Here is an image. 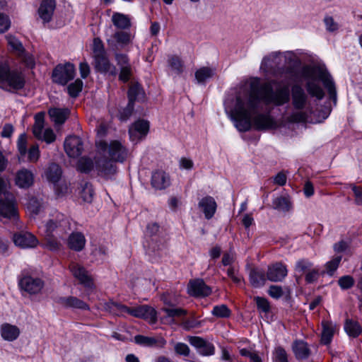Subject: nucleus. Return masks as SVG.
Returning a JSON list of instances; mask_svg holds the SVG:
<instances>
[{
    "label": "nucleus",
    "mask_w": 362,
    "mask_h": 362,
    "mask_svg": "<svg viewBox=\"0 0 362 362\" xmlns=\"http://www.w3.org/2000/svg\"><path fill=\"white\" fill-rule=\"evenodd\" d=\"M262 107L261 104L259 108L250 118V128L253 126L255 129L259 131L269 129L275 126V122L269 115L259 113Z\"/></svg>",
    "instance_id": "1a4fd4ad"
},
{
    "label": "nucleus",
    "mask_w": 362,
    "mask_h": 362,
    "mask_svg": "<svg viewBox=\"0 0 362 362\" xmlns=\"http://www.w3.org/2000/svg\"><path fill=\"white\" fill-rule=\"evenodd\" d=\"M69 269L73 276L79 281V284L88 289L93 288V279L88 272L83 266L71 263L69 265Z\"/></svg>",
    "instance_id": "9b49d317"
},
{
    "label": "nucleus",
    "mask_w": 362,
    "mask_h": 362,
    "mask_svg": "<svg viewBox=\"0 0 362 362\" xmlns=\"http://www.w3.org/2000/svg\"><path fill=\"white\" fill-rule=\"evenodd\" d=\"M113 162L107 156L96 160L95 168L99 175L107 178L114 175L117 171V167Z\"/></svg>",
    "instance_id": "aec40b11"
},
{
    "label": "nucleus",
    "mask_w": 362,
    "mask_h": 362,
    "mask_svg": "<svg viewBox=\"0 0 362 362\" xmlns=\"http://www.w3.org/2000/svg\"><path fill=\"white\" fill-rule=\"evenodd\" d=\"M77 168L81 173H89L93 168V162L90 158L82 157L78 162Z\"/></svg>",
    "instance_id": "8fccbe9b"
},
{
    "label": "nucleus",
    "mask_w": 362,
    "mask_h": 362,
    "mask_svg": "<svg viewBox=\"0 0 362 362\" xmlns=\"http://www.w3.org/2000/svg\"><path fill=\"white\" fill-rule=\"evenodd\" d=\"M273 83H261L259 78H252L239 88L235 100H225V111L238 131L250 129V116L259 108L261 102L282 105L289 101L288 88L283 86L274 90Z\"/></svg>",
    "instance_id": "f257e3e1"
},
{
    "label": "nucleus",
    "mask_w": 362,
    "mask_h": 362,
    "mask_svg": "<svg viewBox=\"0 0 362 362\" xmlns=\"http://www.w3.org/2000/svg\"><path fill=\"white\" fill-rule=\"evenodd\" d=\"M288 270L286 267L281 262L275 263L268 267L267 279L270 281H282L287 276Z\"/></svg>",
    "instance_id": "a211bd4d"
},
{
    "label": "nucleus",
    "mask_w": 362,
    "mask_h": 362,
    "mask_svg": "<svg viewBox=\"0 0 362 362\" xmlns=\"http://www.w3.org/2000/svg\"><path fill=\"white\" fill-rule=\"evenodd\" d=\"M86 243L84 235L81 233H72L68 240L69 246L76 251H81L83 249Z\"/></svg>",
    "instance_id": "f704fd0d"
},
{
    "label": "nucleus",
    "mask_w": 362,
    "mask_h": 362,
    "mask_svg": "<svg viewBox=\"0 0 362 362\" xmlns=\"http://www.w3.org/2000/svg\"><path fill=\"white\" fill-rule=\"evenodd\" d=\"M57 302L66 308L84 310H88L90 309L89 305L86 303L74 296L59 297Z\"/></svg>",
    "instance_id": "412c9836"
},
{
    "label": "nucleus",
    "mask_w": 362,
    "mask_h": 362,
    "mask_svg": "<svg viewBox=\"0 0 362 362\" xmlns=\"http://www.w3.org/2000/svg\"><path fill=\"white\" fill-rule=\"evenodd\" d=\"M6 37L8 45L11 47L12 50L16 53L17 57L19 54H22L23 52L25 50L21 42L16 37L12 35H7Z\"/></svg>",
    "instance_id": "c03bdc74"
},
{
    "label": "nucleus",
    "mask_w": 362,
    "mask_h": 362,
    "mask_svg": "<svg viewBox=\"0 0 362 362\" xmlns=\"http://www.w3.org/2000/svg\"><path fill=\"white\" fill-rule=\"evenodd\" d=\"M113 162L107 156L96 160L95 168L99 175L107 178L114 175L117 171V167Z\"/></svg>",
    "instance_id": "6ab92c4d"
},
{
    "label": "nucleus",
    "mask_w": 362,
    "mask_h": 362,
    "mask_svg": "<svg viewBox=\"0 0 362 362\" xmlns=\"http://www.w3.org/2000/svg\"><path fill=\"white\" fill-rule=\"evenodd\" d=\"M320 275V270L318 268L312 267L305 274V279L307 283L311 284L316 281Z\"/></svg>",
    "instance_id": "338daca9"
},
{
    "label": "nucleus",
    "mask_w": 362,
    "mask_h": 362,
    "mask_svg": "<svg viewBox=\"0 0 362 362\" xmlns=\"http://www.w3.org/2000/svg\"><path fill=\"white\" fill-rule=\"evenodd\" d=\"M211 314L218 318H228L231 315V310L226 305L221 304L213 308Z\"/></svg>",
    "instance_id": "37998d69"
},
{
    "label": "nucleus",
    "mask_w": 362,
    "mask_h": 362,
    "mask_svg": "<svg viewBox=\"0 0 362 362\" xmlns=\"http://www.w3.org/2000/svg\"><path fill=\"white\" fill-rule=\"evenodd\" d=\"M42 207L43 205L42 201L36 197H31L27 203L28 210L33 215H37Z\"/></svg>",
    "instance_id": "de8ad7c7"
},
{
    "label": "nucleus",
    "mask_w": 362,
    "mask_h": 362,
    "mask_svg": "<svg viewBox=\"0 0 362 362\" xmlns=\"http://www.w3.org/2000/svg\"><path fill=\"white\" fill-rule=\"evenodd\" d=\"M170 177L163 170L153 173L151 176V185L156 189H163L170 185Z\"/></svg>",
    "instance_id": "393cba45"
},
{
    "label": "nucleus",
    "mask_w": 362,
    "mask_h": 362,
    "mask_svg": "<svg viewBox=\"0 0 362 362\" xmlns=\"http://www.w3.org/2000/svg\"><path fill=\"white\" fill-rule=\"evenodd\" d=\"M14 244L21 248L35 247L38 244L37 238L29 232H19L13 236Z\"/></svg>",
    "instance_id": "dca6fc26"
},
{
    "label": "nucleus",
    "mask_w": 362,
    "mask_h": 362,
    "mask_svg": "<svg viewBox=\"0 0 362 362\" xmlns=\"http://www.w3.org/2000/svg\"><path fill=\"white\" fill-rule=\"evenodd\" d=\"M64 148L69 157L77 158L83 151V143L79 136L71 135L65 139Z\"/></svg>",
    "instance_id": "9d476101"
},
{
    "label": "nucleus",
    "mask_w": 362,
    "mask_h": 362,
    "mask_svg": "<svg viewBox=\"0 0 362 362\" xmlns=\"http://www.w3.org/2000/svg\"><path fill=\"white\" fill-rule=\"evenodd\" d=\"M134 341L139 345L144 346H153L157 343V339L154 337H146L144 335H136Z\"/></svg>",
    "instance_id": "3c124183"
},
{
    "label": "nucleus",
    "mask_w": 362,
    "mask_h": 362,
    "mask_svg": "<svg viewBox=\"0 0 362 362\" xmlns=\"http://www.w3.org/2000/svg\"><path fill=\"white\" fill-rule=\"evenodd\" d=\"M323 21L328 32L333 33L339 29L338 23L334 21L332 16H325Z\"/></svg>",
    "instance_id": "e2e57ef3"
},
{
    "label": "nucleus",
    "mask_w": 362,
    "mask_h": 362,
    "mask_svg": "<svg viewBox=\"0 0 362 362\" xmlns=\"http://www.w3.org/2000/svg\"><path fill=\"white\" fill-rule=\"evenodd\" d=\"M111 21L115 27L122 30L129 29L132 26L129 17L122 13L115 12Z\"/></svg>",
    "instance_id": "cd10ccee"
},
{
    "label": "nucleus",
    "mask_w": 362,
    "mask_h": 362,
    "mask_svg": "<svg viewBox=\"0 0 362 362\" xmlns=\"http://www.w3.org/2000/svg\"><path fill=\"white\" fill-rule=\"evenodd\" d=\"M46 239V247L52 251H58L61 248L60 242L54 238V235H47L46 234H43Z\"/></svg>",
    "instance_id": "603ef678"
},
{
    "label": "nucleus",
    "mask_w": 362,
    "mask_h": 362,
    "mask_svg": "<svg viewBox=\"0 0 362 362\" xmlns=\"http://www.w3.org/2000/svg\"><path fill=\"white\" fill-rule=\"evenodd\" d=\"M134 109V104L132 102H128L127 106L121 110L119 113V119L122 122L127 121L132 116Z\"/></svg>",
    "instance_id": "5fc2aeb1"
},
{
    "label": "nucleus",
    "mask_w": 362,
    "mask_h": 362,
    "mask_svg": "<svg viewBox=\"0 0 362 362\" xmlns=\"http://www.w3.org/2000/svg\"><path fill=\"white\" fill-rule=\"evenodd\" d=\"M344 330L350 337L356 338L361 334L362 327L357 321L346 319L344 322Z\"/></svg>",
    "instance_id": "c9c22d12"
},
{
    "label": "nucleus",
    "mask_w": 362,
    "mask_h": 362,
    "mask_svg": "<svg viewBox=\"0 0 362 362\" xmlns=\"http://www.w3.org/2000/svg\"><path fill=\"white\" fill-rule=\"evenodd\" d=\"M341 259L342 257L341 255H336L325 264V272L329 276H332L334 275L340 264Z\"/></svg>",
    "instance_id": "79ce46f5"
},
{
    "label": "nucleus",
    "mask_w": 362,
    "mask_h": 362,
    "mask_svg": "<svg viewBox=\"0 0 362 362\" xmlns=\"http://www.w3.org/2000/svg\"><path fill=\"white\" fill-rule=\"evenodd\" d=\"M189 342L202 356H211L215 353L214 344L200 337H190Z\"/></svg>",
    "instance_id": "2eb2a0df"
},
{
    "label": "nucleus",
    "mask_w": 362,
    "mask_h": 362,
    "mask_svg": "<svg viewBox=\"0 0 362 362\" xmlns=\"http://www.w3.org/2000/svg\"><path fill=\"white\" fill-rule=\"evenodd\" d=\"M75 76V68L71 63L57 65L52 71V80L54 83L65 86Z\"/></svg>",
    "instance_id": "0eeeda50"
},
{
    "label": "nucleus",
    "mask_w": 362,
    "mask_h": 362,
    "mask_svg": "<svg viewBox=\"0 0 362 362\" xmlns=\"http://www.w3.org/2000/svg\"><path fill=\"white\" fill-rule=\"evenodd\" d=\"M300 74L305 81V87L308 93L300 85L292 86L291 103L296 110L289 117L292 122H306L309 120L310 115L313 113V108L310 104L308 95L317 100L325 97V91L320 82H322L327 89L329 98L334 105L337 104V100L335 83L324 64L305 65L302 67Z\"/></svg>",
    "instance_id": "f03ea898"
},
{
    "label": "nucleus",
    "mask_w": 362,
    "mask_h": 362,
    "mask_svg": "<svg viewBox=\"0 0 362 362\" xmlns=\"http://www.w3.org/2000/svg\"><path fill=\"white\" fill-rule=\"evenodd\" d=\"M69 115L67 108H51L49 110V115L56 124H62L65 122Z\"/></svg>",
    "instance_id": "473e14b6"
},
{
    "label": "nucleus",
    "mask_w": 362,
    "mask_h": 362,
    "mask_svg": "<svg viewBox=\"0 0 362 362\" xmlns=\"http://www.w3.org/2000/svg\"><path fill=\"white\" fill-rule=\"evenodd\" d=\"M45 114L38 112L35 115V124L33 128V132L35 137L41 139L42 133L44 129Z\"/></svg>",
    "instance_id": "a19ab883"
},
{
    "label": "nucleus",
    "mask_w": 362,
    "mask_h": 362,
    "mask_svg": "<svg viewBox=\"0 0 362 362\" xmlns=\"http://www.w3.org/2000/svg\"><path fill=\"white\" fill-rule=\"evenodd\" d=\"M215 74V69L208 66H203L195 72V78L198 83L205 84V83L212 78Z\"/></svg>",
    "instance_id": "e433bc0d"
},
{
    "label": "nucleus",
    "mask_w": 362,
    "mask_h": 362,
    "mask_svg": "<svg viewBox=\"0 0 362 362\" xmlns=\"http://www.w3.org/2000/svg\"><path fill=\"white\" fill-rule=\"evenodd\" d=\"M62 175L61 167L57 163H51L45 171L47 180L53 184H57Z\"/></svg>",
    "instance_id": "72a5a7b5"
},
{
    "label": "nucleus",
    "mask_w": 362,
    "mask_h": 362,
    "mask_svg": "<svg viewBox=\"0 0 362 362\" xmlns=\"http://www.w3.org/2000/svg\"><path fill=\"white\" fill-rule=\"evenodd\" d=\"M294 355L298 360L307 359L310 355L308 344L303 340H296L292 345Z\"/></svg>",
    "instance_id": "bb28decb"
},
{
    "label": "nucleus",
    "mask_w": 362,
    "mask_h": 362,
    "mask_svg": "<svg viewBox=\"0 0 362 362\" xmlns=\"http://www.w3.org/2000/svg\"><path fill=\"white\" fill-rule=\"evenodd\" d=\"M273 208L276 210L288 212L292 209V203L289 198L286 197H278L272 201Z\"/></svg>",
    "instance_id": "58836bf2"
},
{
    "label": "nucleus",
    "mask_w": 362,
    "mask_h": 362,
    "mask_svg": "<svg viewBox=\"0 0 362 362\" xmlns=\"http://www.w3.org/2000/svg\"><path fill=\"white\" fill-rule=\"evenodd\" d=\"M331 112V107L326 106L322 109L317 110L316 113L313 111V113L310 115L309 120L306 122L310 123H320L328 117Z\"/></svg>",
    "instance_id": "ea45409f"
},
{
    "label": "nucleus",
    "mask_w": 362,
    "mask_h": 362,
    "mask_svg": "<svg viewBox=\"0 0 362 362\" xmlns=\"http://www.w3.org/2000/svg\"><path fill=\"white\" fill-rule=\"evenodd\" d=\"M168 63L170 69L176 74H180L183 71V64L179 57L172 55L168 57Z\"/></svg>",
    "instance_id": "49530a36"
},
{
    "label": "nucleus",
    "mask_w": 362,
    "mask_h": 362,
    "mask_svg": "<svg viewBox=\"0 0 362 362\" xmlns=\"http://www.w3.org/2000/svg\"><path fill=\"white\" fill-rule=\"evenodd\" d=\"M131 41V35L129 33L125 31H117L111 37L110 39H107V42L110 46L115 45V43L124 47L128 45Z\"/></svg>",
    "instance_id": "c85d7f7f"
},
{
    "label": "nucleus",
    "mask_w": 362,
    "mask_h": 362,
    "mask_svg": "<svg viewBox=\"0 0 362 362\" xmlns=\"http://www.w3.org/2000/svg\"><path fill=\"white\" fill-rule=\"evenodd\" d=\"M187 292L194 297H206L211 293L212 290L210 286L205 284L203 279H196L189 281Z\"/></svg>",
    "instance_id": "ddd939ff"
},
{
    "label": "nucleus",
    "mask_w": 362,
    "mask_h": 362,
    "mask_svg": "<svg viewBox=\"0 0 362 362\" xmlns=\"http://www.w3.org/2000/svg\"><path fill=\"white\" fill-rule=\"evenodd\" d=\"M199 206L203 211L206 219L211 218L216 210V203L210 196L202 198L199 202Z\"/></svg>",
    "instance_id": "a878e982"
},
{
    "label": "nucleus",
    "mask_w": 362,
    "mask_h": 362,
    "mask_svg": "<svg viewBox=\"0 0 362 362\" xmlns=\"http://www.w3.org/2000/svg\"><path fill=\"white\" fill-rule=\"evenodd\" d=\"M56 6L54 0H43L38 9L40 18L44 23H48L52 17Z\"/></svg>",
    "instance_id": "b1692460"
},
{
    "label": "nucleus",
    "mask_w": 362,
    "mask_h": 362,
    "mask_svg": "<svg viewBox=\"0 0 362 362\" xmlns=\"http://www.w3.org/2000/svg\"><path fill=\"white\" fill-rule=\"evenodd\" d=\"M284 59L285 63V71L286 74L290 76H293L295 74V69L298 67L301 62L300 59L293 52H274L267 56H265L262 61L260 69L264 71L274 68L273 64L276 66L279 64L281 59Z\"/></svg>",
    "instance_id": "20e7f679"
},
{
    "label": "nucleus",
    "mask_w": 362,
    "mask_h": 362,
    "mask_svg": "<svg viewBox=\"0 0 362 362\" xmlns=\"http://www.w3.org/2000/svg\"><path fill=\"white\" fill-rule=\"evenodd\" d=\"M18 286L22 291L30 295L39 293L45 286L44 281L39 277L25 275L19 279Z\"/></svg>",
    "instance_id": "6e6552de"
},
{
    "label": "nucleus",
    "mask_w": 362,
    "mask_h": 362,
    "mask_svg": "<svg viewBox=\"0 0 362 362\" xmlns=\"http://www.w3.org/2000/svg\"><path fill=\"white\" fill-rule=\"evenodd\" d=\"M120 69L119 74V80L123 83H127L132 76V66L127 67H122Z\"/></svg>",
    "instance_id": "0e129e2a"
},
{
    "label": "nucleus",
    "mask_w": 362,
    "mask_h": 362,
    "mask_svg": "<svg viewBox=\"0 0 362 362\" xmlns=\"http://www.w3.org/2000/svg\"><path fill=\"white\" fill-rule=\"evenodd\" d=\"M249 279L253 287L260 288L264 285L267 278L264 271L259 269H253L250 272Z\"/></svg>",
    "instance_id": "2f4dec72"
},
{
    "label": "nucleus",
    "mask_w": 362,
    "mask_h": 362,
    "mask_svg": "<svg viewBox=\"0 0 362 362\" xmlns=\"http://www.w3.org/2000/svg\"><path fill=\"white\" fill-rule=\"evenodd\" d=\"M255 301L257 304V309L262 313H267L270 310V305L268 300L263 297H255Z\"/></svg>",
    "instance_id": "13d9d810"
},
{
    "label": "nucleus",
    "mask_w": 362,
    "mask_h": 362,
    "mask_svg": "<svg viewBox=\"0 0 362 362\" xmlns=\"http://www.w3.org/2000/svg\"><path fill=\"white\" fill-rule=\"evenodd\" d=\"M268 294L274 299H279L284 295V291L280 286L272 285L269 287Z\"/></svg>",
    "instance_id": "774afa93"
},
{
    "label": "nucleus",
    "mask_w": 362,
    "mask_h": 362,
    "mask_svg": "<svg viewBox=\"0 0 362 362\" xmlns=\"http://www.w3.org/2000/svg\"><path fill=\"white\" fill-rule=\"evenodd\" d=\"M69 222L64 215L58 211H54L50 218L40 228L42 230L43 234L47 235H52L56 233L59 238H62L63 235L66 233Z\"/></svg>",
    "instance_id": "423d86ee"
},
{
    "label": "nucleus",
    "mask_w": 362,
    "mask_h": 362,
    "mask_svg": "<svg viewBox=\"0 0 362 362\" xmlns=\"http://www.w3.org/2000/svg\"><path fill=\"white\" fill-rule=\"evenodd\" d=\"M149 130L148 122L144 119L136 121L129 129V134L132 141H137L145 136Z\"/></svg>",
    "instance_id": "f3484780"
},
{
    "label": "nucleus",
    "mask_w": 362,
    "mask_h": 362,
    "mask_svg": "<svg viewBox=\"0 0 362 362\" xmlns=\"http://www.w3.org/2000/svg\"><path fill=\"white\" fill-rule=\"evenodd\" d=\"M21 62L28 68H33L35 66V60L33 57L25 50L23 52L22 54L18 56Z\"/></svg>",
    "instance_id": "052dcab7"
},
{
    "label": "nucleus",
    "mask_w": 362,
    "mask_h": 362,
    "mask_svg": "<svg viewBox=\"0 0 362 362\" xmlns=\"http://www.w3.org/2000/svg\"><path fill=\"white\" fill-rule=\"evenodd\" d=\"M98 151L104 157L112 161L123 163L127 158V148L119 141H111L107 144L105 141H96Z\"/></svg>",
    "instance_id": "39448f33"
},
{
    "label": "nucleus",
    "mask_w": 362,
    "mask_h": 362,
    "mask_svg": "<svg viewBox=\"0 0 362 362\" xmlns=\"http://www.w3.org/2000/svg\"><path fill=\"white\" fill-rule=\"evenodd\" d=\"M94 68L97 71L105 75L113 77L117 75V69L110 62L107 54L94 57Z\"/></svg>",
    "instance_id": "f8f14e48"
},
{
    "label": "nucleus",
    "mask_w": 362,
    "mask_h": 362,
    "mask_svg": "<svg viewBox=\"0 0 362 362\" xmlns=\"http://www.w3.org/2000/svg\"><path fill=\"white\" fill-rule=\"evenodd\" d=\"M127 95L129 102L134 104L135 101L143 100L145 98L144 90L139 83H133L129 86Z\"/></svg>",
    "instance_id": "c756f323"
},
{
    "label": "nucleus",
    "mask_w": 362,
    "mask_h": 362,
    "mask_svg": "<svg viewBox=\"0 0 362 362\" xmlns=\"http://www.w3.org/2000/svg\"><path fill=\"white\" fill-rule=\"evenodd\" d=\"M274 362H288L285 349L281 346L275 349L273 356Z\"/></svg>",
    "instance_id": "bf43d9fd"
},
{
    "label": "nucleus",
    "mask_w": 362,
    "mask_h": 362,
    "mask_svg": "<svg viewBox=\"0 0 362 362\" xmlns=\"http://www.w3.org/2000/svg\"><path fill=\"white\" fill-rule=\"evenodd\" d=\"M25 85V77L19 69H11L9 63L0 61V88L11 93L22 90Z\"/></svg>",
    "instance_id": "7ed1b4c3"
},
{
    "label": "nucleus",
    "mask_w": 362,
    "mask_h": 362,
    "mask_svg": "<svg viewBox=\"0 0 362 362\" xmlns=\"http://www.w3.org/2000/svg\"><path fill=\"white\" fill-rule=\"evenodd\" d=\"M93 58L107 54L105 50L104 45H103L102 40L98 37H95L93 40Z\"/></svg>",
    "instance_id": "6e6d98bb"
},
{
    "label": "nucleus",
    "mask_w": 362,
    "mask_h": 362,
    "mask_svg": "<svg viewBox=\"0 0 362 362\" xmlns=\"http://www.w3.org/2000/svg\"><path fill=\"white\" fill-rule=\"evenodd\" d=\"M130 315L144 319L151 323H155L157 320L156 310L148 305H142L132 308Z\"/></svg>",
    "instance_id": "4468645a"
},
{
    "label": "nucleus",
    "mask_w": 362,
    "mask_h": 362,
    "mask_svg": "<svg viewBox=\"0 0 362 362\" xmlns=\"http://www.w3.org/2000/svg\"><path fill=\"white\" fill-rule=\"evenodd\" d=\"M93 189L92 185L89 182H86L81 190V197L86 202L90 203L93 200Z\"/></svg>",
    "instance_id": "864d4df0"
},
{
    "label": "nucleus",
    "mask_w": 362,
    "mask_h": 362,
    "mask_svg": "<svg viewBox=\"0 0 362 362\" xmlns=\"http://www.w3.org/2000/svg\"><path fill=\"white\" fill-rule=\"evenodd\" d=\"M0 334L5 341H14L19 337L21 329L16 325L4 322L0 326Z\"/></svg>",
    "instance_id": "4be33fe9"
},
{
    "label": "nucleus",
    "mask_w": 362,
    "mask_h": 362,
    "mask_svg": "<svg viewBox=\"0 0 362 362\" xmlns=\"http://www.w3.org/2000/svg\"><path fill=\"white\" fill-rule=\"evenodd\" d=\"M115 61L117 62V66L119 69L122 67L130 66L131 64L129 63V59L128 56L125 54L116 53L115 54Z\"/></svg>",
    "instance_id": "680f3d73"
},
{
    "label": "nucleus",
    "mask_w": 362,
    "mask_h": 362,
    "mask_svg": "<svg viewBox=\"0 0 362 362\" xmlns=\"http://www.w3.org/2000/svg\"><path fill=\"white\" fill-rule=\"evenodd\" d=\"M83 85V81L79 78L70 83L66 88L69 95L71 98H76L82 90Z\"/></svg>",
    "instance_id": "09e8293b"
},
{
    "label": "nucleus",
    "mask_w": 362,
    "mask_h": 362,
    "mask_svg": "<svg viewBox=\"0 0 362 362\" xmlns=\"http://www.w3.org/2000/svg\"><path fill=\"white\" fill-rule=\"evenodd\" d=\"M34 176L31 171L22 169L17 172L15 177L16 185L22 189H28L33 185Z\"/></svg>",
    "instance_id": "5701e85b"
},
{
    "label": "nucleus",
    "mask_w": 362,
    "mask_h": 362,
    "mask_svg": "<svg viewBox=\"0 0 362 362\" xmlns=\"http://www.w3.org/2000/svg\"><path fill=\"white\" fill-rule=\"evenodd\" d=\"M322 326L321 342L327 345L329 344L332 339L334 332V325L331 322L322 321Z\"/></svg>",
    "instance_id": "4c0bfd02"
},
{
    "label": "nucleus",
    "mask_w": 362,
    "mask_h": 362,
    "mask_svg": "<svg viewBox=\"0 0 362 362\" xmlns=\"http://www.w3.org/2000/svg\"><path fill=\"white\" fill-rule=\"evenodd\" d=\"M240 354L243 356L248 357L251 362H262L261 358L255 352L247 349L240 350Z\"/></svg>",
    "instance_id": "69168bd1"
},
{
    "label": "nucleus",
    "mask_w": 362,
    "mask_h": 362,
    "mask_svg": "<svg viewBox=\"0 0 362 362\" xmlns=\"http://www.w3.org/2000/svg\"><path fill=\"white\" fill-rule=\"evenodd\" d=\"M313 266V264L308 259H301L296 262L294 270L296 273L302 275L307 273Z\"/></svg>",
    "instance_id": "a18cd8bd"
},
{
    "label": "nucleus",
    "mask_w": 362,
    "mask_h": 362,
    "mask_svg": "<svg viewBox=\"0 0 362 362\" xmlns=\"http://www.w3.org/2000/svg\"><path fill=\"white\" fill-rule=\"evenodd\" d=\"M105 309L115 315H123L125 313L130 315L132 310V308L114 301L106 303Z\"/></svg>",
    "instance_id": "7c9ffc66"
},
{
    "label": "nucleus",
    "mask_w": 362,
    "mask_h": 362,
    "mask_svg": "<svg viewBox=\"0 0 362 362\" xmlns=\"http://www.w3.org/2000/svg\"><path fill=\"white\" fill-rule=\"evenodd\" d=\"M354 283V279L350 275L342 276L338 279V285L343 290L351 288Z\"/></svg>",
    "instance_id": "4d7b16f0"
}]
</instances>
